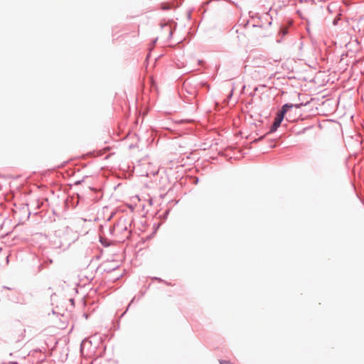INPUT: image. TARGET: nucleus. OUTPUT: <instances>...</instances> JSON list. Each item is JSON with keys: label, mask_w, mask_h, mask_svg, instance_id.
Here are the masks:
<instances>
[{"label": "nucleus", "mask_w": 364, "mask_h": 364, "mask_svg": "<svg viewBox=\"0 0 364 364\" xmlns=\"http://www.w3.org/2000/svg\"><path fill=\"white\" fill-rule=\"evenodd\" d=\"M110 234L113 236L117 237L123 235L128 237L129 231L127 230V222L125 219H120L113 227L109 228Z\"/></svg>", "instance_id": "f03ea898"}, {"label": "nucleus", "mask_w": 364, "mask_h": 364, "mask_svg": "<svg viewBox=\"0 0 364 364\" xmlns=\"http://www.w3.org/2000/svg\"><path fill=\"white\" fill-rule=\"evenodd\" d=\"M337 21H338L337 19H334V21H333V24H334V25H336V24H337Z\"/></svg>", "instance_id": "20e7f679"}, {"label": "nucleus", "mask_w": 364, "mask_h": 364, "mask_svg": "<svg viewBox=\"0 0 364 364\" xmlns=\"http://www.w3.org/2000/svg\"><path fill=\"white\" fill-rule=\"evenodd\" d=\"M301 106H302V104H296V105L285 104V105H284L282 107L281 109L277 113V114L274 119V123L270 128L269 132H274L278 129V127H279L282 122L284 119V115L288 112L289 109L292 108L294 107H295L296 108H299V107H301Z\"/></svg>", "instance_id": "f257e3e1"}, {"label": "nucleus", "mask_w": 364, "mask_h": 364, "mask_svg": "<svg viewBox=\"0 0 364 364\" xmlns=\"http://www.w3.org/2000/svg\"><path fill=\"white\" fill-rule=\"evenodd\" d=\"M220 364H232V363H230V361H228V360H220Z\"/></svg>", "instance_id": "7ed1b4c3"}]
</instances>
